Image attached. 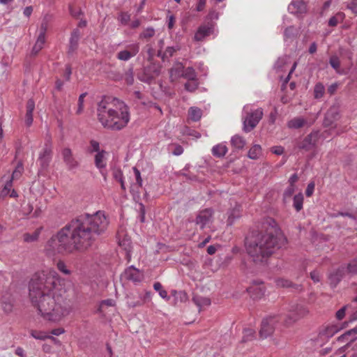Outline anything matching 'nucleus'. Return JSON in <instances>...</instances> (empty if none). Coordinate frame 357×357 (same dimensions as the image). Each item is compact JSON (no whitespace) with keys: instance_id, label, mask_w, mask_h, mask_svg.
<instances>
[{"instance_id":"f257e3e1","label":"nucleus","mask_w":357,"mask_h":357,"mask_svg":"<svg viewBox=\"0 0 357 357\" xmlns=\"http://www.w3.org/2000/svg\"><path fill=\"white\" fill-rule=\"evenodd\" d=\"M60 286V278L52 268L36 273L29 282L32 304L44 319L51 321H59L70 312L69 305L61 297Z\"/></svg>"},{"instance_id":"f03ea898","label":"nucleus","mask_w":357,"mask_h":357,"mask_svg":"<svg viewBox=\"0 0 357 357\" xmlns=\"http://www.w3.org/2000/svg\"><path fill=\"white\" fill-rule=\"evenodd\" d=\"M265 232L252 231L245 238V250L254 262L264 263L278 250L286 246L287 238L278 225H270Z\"/></svg>"},{"instance_id":"7ed1b4c3","label":"nucleus","mask_w":357,"mask_h":357,"mask_svg":"<svg viewBox=\"0 0 357 357\" xmlns=\"http://www.w3.org/2000/svg\"><path fill=\"white\" fill-rule=\"evenodd\" d=\"M98 119L104 128L119 130L130 121L128 107L112 96H104L98 104Z\"/></svg>"},{"instance_id":"20e7f679","label":"nucleus","mask_w":357,"mask_h":357,"mask_svg":"<svg viewBox=\"0 0 357 357\" xmlns=\"http://www.w3.org/2000/svg\"><path fill=\"white\" fill-rule=\"evenodd\" d=\"M64 228L73 252L88 249L95 237L106 229V225H68Z\"/></svg>"},{"instance_id":"39448f33","label":"nucleus","mask_w":357,"mask_h":357,"mask_svg":"<svg viewBox=\"0 0 357 357\" xmlns=\"http://www.w3.org/2000/svg\"><path fill=\"white\" fill-rule=\"evenodd\" d=\"M66 231L63 228L56 236H52L47 243V250L53 254L72 253L73 247L70 245Z\"/></svg>"},{"instance_id":"423d86ee","label":"nucleus","mask_w":357,"mask_h":357,"mask_svg":"<svg viewBox=\"0 0 357 357\" xmlns=\"http://www.w3.org/2000/svg\"><path fill=\"white\" fill-rule=\"evenodd\" d=\"M251 107V105H245L243 111V130L246 132L255 128L263 116L261 108L252 110Z\"/></svg>"},{"instance_id":"0eeeda50","label":"nucleus","mask_w":357,"mask_h":357,"mask_svg":"<svg viewBox=\"0 0 357 357\" xmlns=\"http://www.w3.org/2000/svg\"><path fill=\"white\" fill-rule=\"evenodd\" d=\"M308 314L309 310L307 306L298 303L293 304L289 307L287 314L282 316V319L284 324L289 326Z\"/></svg>"},{"instance_id":"6e6552de","label":"nucleus","mask_w":357,"mask_h":357,"mask_svg":"<svg viewBox=\"0 0 357 357\" xmlns=\"http://www.w3.org/2000/svg\"><path fill=\"white\" fill-rule=\"evenodd\" d=\"M280 321H282V315H273L264 319L259 331L261 338L264 339L271 335L276 324Z\"/></svg>"},{"instance_id":"1a4fd4ad","label":"nucleus","mask_w":357,"mask_h":357,"mask_svg":"<svg viewBox=\"0 0 357 357\" xmlns=\"http://www.w3.org/2000/svg\"><path fill=\"white\" fill-rule=\"evenodd\" d=\"M107 221L105 213L103 211H98L95 213H84L77 215L71 223H103Z\"/></svg>"},{"instance_id":"9d476101","label":"nucleus","mask_w":357,"mask_h":357,"mask_svg":"<svg viewBox=\"0 0 357 357\" xmlns=\"http://www.w3.org/2000/svg\"><path fill=\"white\" fill-rule=\"evenodd\" d=\"M329 132L328 130L322 133L319 131H313L310 135L306 136L302 142L299 144L298 148L305 150H310L319 142V139L322 140L328 137Z\"/></svg>"},{"instance_id":"9b49d317","label":"nucleus","mask_w":357,"mask_h":357,"mask_svg":"<svg viewBox=\"0 0 357 357\" xmlns=\"http://www.w3.org/2000/svg\"><path fill=\"white\" fill-rule=\"evenodd\" d=\"M161 68L159 65L151 63L144 69L142 80L144 82L151 83L160 74Z\"/></svg>"},{"instance_id":"f8f14e48","label":"nucleus","mask_w":357,"mask_h":357,"mask_svg":"<svg viewBox=\"0 0 357 357\" xmlns=\"http://www.w3.org/2000/svg\"><path fill=\"white\" fill-rule=\"evenodd\" d=\"M123 225L120 227V229L118 230L117 232V238H118V243L120 247H121L124 251L126 257L127 258L128 261H129L131 258V240L130 237H128L127 235H123L122 234L123 231Z\"/></svg>"},{"instance_id":"ddd939ff","label":"nucleus","mask_w":357,"mask_h":357,"mask_svg":"<svg viewBox=\"0 0 357 357\" xmlns=\"http://www.w3.org/2000/svg\"><path fill=\"white\" fill-rule=\"evenodd\" d=\"M215 24L212 22L200 25L195 34V40L202 41L206 36L213 34L215 31Z\"/></svg>"},{"instance_id":"4468645a","label":"nucleus","mask_w":357,"mask_h":357,"mask_svg":"<svg viewBox=\"0 0 357 357\" xmlns=\"http://www.w3.org/2000/svg\"><path fill=\"white\" fill-rule=\"evenodd\" d=\"M139 51L137 43L130 44L126 46L125 50H121L116 54V58L120 61H127L135 56Z\"/></svg>"},{"instance_id":"2eb2a0df","label":"nucleus","mask_w":357,"mask_h":357,"mask_svg":"<svg viewBox=\"0 0 357 357\" xmlns=\"http://www.w3.org/2000/svg\"><path fill=\"white\" fill-rule=\"evenodd\" d=\"M121 280L132 281L135 283L139 282L143 278V275L141 272L133 266L127 268L121 274Z\"/></svg>"},{"instance_id":"dca6fc26","label":"nucleus","mask_w":357,"mask_h":357,"mask_svg":"<svg viewBox=\"0 0 357 357\" xmlns=\"http://www.w3.org/2000/svg\"><path fill=\"white\" fill-rule=\"evenodd\" d=\"M52 160V145L50 143H45L43 151L40 153L38 162L42 169H45Z\"/></svg>"},{"instance_id":"f3484780","label":"nucleus","mask_w":357,"mask_h":357,"mask_svg":"<svg viewBox=\"0 0 357 357\" xmlns=\"http://www.w3.org/2000/svg\"><path fill=\"white\" fill-rule=\"evenodd\" d=\"M253 299H260L265 294V287L262 283H254L247 289Z\"/></svg>"},{"instance_id":"a211bd4d","label":"nucleus","mask_w":357,"mask_h":357,"mask_svg":"<svg viewBox=\"0 0 357 357\" xmlns=\"http://www.w3.org/2000/svg\"><path fill=\"white\" fill-rule=\"evenodd\" d=\"M288 10L291 13L303 14L307 11V6L303 0H292L288 6Z\"/></svg>"},{"instance_id":"6ab92c4d","label":"nucleus","mask_w":357,"mask_h":357,"mask_svg":"<svg viewBox=\"0 0 357 357\" xmlns=\"http://www.w3.org/2000/svg\"><path fill=\"white\" fill-rule=\"evenodd\" d=\"M347 272V268L344 266L338 268L337 270L331 272L328 275L331 284L335 287L342 280L345 273Z\"/></svg>"},{"instance_id":"aec40b11","label":"nucleus","mask_w":357,"mask_h":357,"mask_svg":"<svg viewBox=\"0 0 357 357\" xmlns=\"http://www.w3.org/2000/svg\"><path fill=\"white\" fill-rule=\"evenodd\" d=\"M63 161L69 169H73L77 167V162L73 157L72 151L70 149L66 148L62 151Z\"/></svg>"},{"instance_id":"412c9836","label":"nucleus","mask_w":357,"mask_h":357,"mask_svg":"<svg viewBox=\"0 0 357 357\" xmlns=\"http://www.w3.org/2000/svg\"><path fill=\"white\" fill-rule=\"evenodd\" d=\"M105 154L106 152L102 150L101 151H98L95 155V165L96 167L100 170V173L105 179H106V175L103 172L102 169L106 167Z\"/></svg>"},{"instance_id":"4be33fe9","label":"nucleus","mask_w":357,"mask_h":357,"mask_svg":"<svg viewBox=\"0 0 357 357\" xmlns=\"http://www.w3.org/2000/svg\"><path fill=\"white\" fill-rule=\"evenodd\" d=\"M43 231V227L40 226L37 227L32 232H26L23 235L24 242L32 243L38 240L40 235Z\"/></svg>"},{"instance_id":"5701e85b","label":"nucleus","mask_w":357,"mask_h":357,"mask_svg":"<svg viewBox=\"0 0 357 357\" xmlns=\"http://www.w3.org/2000/svg\"><path fill=\"white\" fill-rule=\"evenodd\" d=\"M312 124V122L308 123L307 121V120L305 119L304 118L298 116V117H295V118L291 119L290 121H289L287 123V126L289 128L298 129V128L303 127L305 125H307L308 126H310Z\"/></svg>"},{"instance_id":"b1692460","label":"nucleus","mask_w":357,"mask_h":357,"mask_svg":"<svg viewBox=\"0 0 357 357\" xmlns=\"http://www.w3.org/2000/svg\"><path fill=\"white\" fill-rule=\"evenodd\" d=\"M213 211L211 208H206L201 211L197 217L196 223H206L213 220Z\"/></svg>"},{"instance_id":"393cba45","label":"nucleus","mask_w":357,"mask_h":357,"mask_svg":"<svg viewBox=\"0 0 357 357\" xmlns=\"http://www.w3.org/2000/svg\"><path fill=\"white\" fill-rule=\"evenodd\" d=\"M342 329V327L339 326L337 324H333L326 326L324 330L320 333V336L324 338H330L332 337L335 334H336L338 331Z\"/></svg>"},{"instance_id":"a878e982","label":"nucleus","mask_w":357,"mask_h":357,"mask_svg":"<svg viewBox=\"0 0 357 357\" xmlns=\"http://www.w3.org/2000/svg\"><path fill=\"white\" fill-rule=\"evenodd\" d=\"M80 37V33L79 29H74L71 33V36L70 38V45L68 49V53H73L77 48L78 42Z\"/></svg>"},{"instance_id":"bb28decb","label":"nucleus","mask_w":357,"mask_h":357,"mask_svg":"<svg viewBox=\"0 0 357 357\" xmlns=\"http://www.w3.org/2000/svg\"><path fill=\"white\" fill-rule=\"evenodd\" d=\"M357 334V326L347 331L342 335L337 337V340L340 342L344 343L351 342L355 339V335Z\"/></svg>"},{"instance_id":"cd10ccee","label":"nucleus","mask_w":357,"mask_h":357,"mask_svg":"<svg viewBox=\"0 0 357 357\" xmlns=\"http://www.w3.org/2000/svg\"><path fill=\"white\" fill-rule=\"evenodd\" d=\"M202 116V111L197 107H190L188 109V118L190 120L197 122Z\"/></svg>"},{"instance_id":"c85d7f7f","label":"nucleus","mask_w":357,"mask_h":357,"mask_svg":"<svg viewBox=\"0 0 357 357\" xmlns=\"http://www.w3.org/2000/svg\"><path fill=\"white\" fill-rule=\"evenodd\" d=\"M248 156L252 160H257L262 156V149L260 145L255 144L249 150Z\"/></svg>"},{"instance_id":"c756f323","label":"nucleus","mask_w":357,"mask_h":357,"mask_svg":"<svg viewBox=\"0 0 357 357\" xmlns=\"http://www.w3.org/2000/svg\"><path fill=\"white\" fill-rule=\"evenodd\" d=\"M227 152V146L223 144H218L214 146L212 149V153L214 156L218 158H222L225 155Z\"/></svg>"},{"instance_id":"7c9ffc66","label":"nucleus","mask_w":357,"mask_h":357,"mask_svg":"<svg viewBox=\"0 0 357 357\" xmlns=\"http://www.w3.org/2000/svg\"><path fill=\"white\" fill-rule=\"evenodd\" d=\"M345 17V15L342 12H338L332 16L328 22V24L329 26L335 27L339 23H341L344 21Z\"/></svg>"},{"instance_id":"2f4dec72","label":"nucleus","mask_w":357,"mask_h":357,"mask_svg":"<svg viewBox=\"0 0 357 357\" xmlns=\"http://www.w3.org/2000/svg\"><path fill=\"white\" fill-rule=\"evenodd\" d=\"M231 144L234 149L240 150L245 146V141L243 137L236 135L231 137Z\"/></svg>"},{"instance_id":"473e14b6","label":"nucleus","mask_w":357,"mask_h":357,"mask_svg":"<svg viewBox=\"0 0 357 357\" xmlns=\"http://www.w3.org/2000/svg\"><path fill=\"white\" fill-rule=\"evenodd\" d=\"M192 301L199 307V310L202 307L211 305V300L208 298L200 296H194Z\"/></svg>"},{"instance_id":"72a5a7b5","label":"nucleus","mask_w":357,"mask_h":357,"mask_svg":"<svg viewBox=\"0 0 357 357\" xmlns=\"http://www.w3.org/2000/svg\"><path fill=\"white\" fill-rule=\"evenodd\" d=\"M45 43V36H43V33H39L36 42L33 47L32 53L35 54L38 53L43 48Z\"/></svg>"},{"instance_id":"f704fd0d","label":"nucleus","mask_w":357,"mask_h":357,"mask_svg":"<svg viewBox=\"0 0 357 357\" xmlns=\"http://www.w3.org/2000/svg\"><path fill=\"white\" fill-rule=\"evenodd\" d=\"M303 200L304 196L301 192L294 195L293 198V207L297 212H299L300 211L302 210Z\"/></svg>"},{"instance_id":"c9c22d12","label":"nucleus","mask_w":357,"mask_h":357,"mask_svg":"<svg viewBox=\"0 0 357 357\" xmlns=\"http://www.w3.org/2000/svg\"><path fill=\"white\" fill-rule=\"evenodd\" d=\"M329 64L338 74H342L340 70V59L337 55H333L329 59Z\"/></svg>"},{"instance_id":"e433bc0d","label":"nucleus","mask_w":357,"mask_h":357,"mask_svg":"<svg viewBox=\"0 0 357 357\" xmlns=\"http://www.w3.org/2000/svg\"><path fill=\"white\" fill-rule=\"evenodd\" d=\"M183 72V66L179 63L176 67L172 68L170 70V78L172 79H176L177 77H181V74Z\"/></svg>"},{"instance_id":"4c0bfd02","label":"nucleus","mask_w":357,"mask_h":357,"mask_svg":"<svg viewBox=\"0 0 357 357\" xmlns=\"http://www.w3.org/2000/svg\"><path fill=\"white\" fill-rule=\"evenodd\" d=\"M335 108H331L326 113L325 120H324V124L326 126H330L332 123L333 119H336V116L338 115V114L335 112Z\"/></svg>"},{"instance_id":"58836bf2","label":"nucleus","mask_w":357,"mask_h":357,"mask_svg":"<svg viewBox=\"0 0 357 357\" xmlns=\"http://www.w3.org/2000/svg\"><path fill=\"white\" fill-rule=\"evenodd\" d=\"M325 92L324 86L319 82L316 84L314 88V96L316 99H319L323 97Z\"/></svg>"},{"instance_id":"ea45409f","label":"nucleus","mask_w":357,"mask_h":357,"mask_svg":"<svg viewBox=\"0 0 357 357\" xmlns=\"http://www.w3.org/2000/svg\"><path fill=\"white\" fill-rule=\"evenodd\" d=\"M181 77H183L188 80H194L195 79H196L197 75L195 70L192 68L188 67L186 69L183 70V72L181 74Z\"/></svg>"},{"instance_id":"a19ab883","label":"nucleus","mask_w":357,"mask_h":357,"mask_svg":"<svg viewBox=\"0 0 357 357\" xmlns=\"http://www.w3.org/2000/svg\"><path fill=\"white\" fill-rule=\"evenodd\" d=\"M56 266L61 273L65 275H70L71 274V271L68 268L64 261L61 260L57 261Z\"/></svg>"},{"instance_id":"79ce46f5","label":"nucleus","mask_w":357,"mask_h":357,"mask_svg":"<svg viewBox=\"0 0 357 357\" xmlns=\"http://www.w3.org/2000/svg\"><path fill=\"white\" fill-rule=\"evenodd\" d=\"M2 309L6 313H10L13 310V301L9 298H3L2 299Z\"/></svg>"},{"instance_id":"37998d69","label":"nucleus","mask_w":357,"mask_h":357,"mask_svg":"<svg viewBox=\"0 0 357 357\" xmlns=\"http://www.w3.org/2000/svg\"><path fill=\"white\" fill-rule=\"evenodd\" d=\"M30 335L34 339L40 340H45L49 337V335L45 332L36 330H31L30 331Z\"/></svg>"},{"instance_id":"c03bdc74","label":"nucleus","mask_w":357,"mask_h":357,"mask_svg":"<svg viewBox=\"0 0 357 357\" xmlns=\"http://www.w3.org/2000/svg\"><path fill=\"white\" fill-rule=\"evenodd\" d=\"M255 331L252 328H245L243 331V342H246L253 339Z\"/></svg>"},{"instance_id":"a18cd8bd","label":"nucleus","mask_w":357,"mask_h":357,"mask_svg":"<svg viewBox=\"0 0 357 357\" xmlns=\"http://www.w3.org/2000/svg\"><path fill=\"white\" fill-rule=\"evenodd\" d=\"M12 187H13V181H12V179H10L9 181H8L6 183L3 188L1 191V196L6 197V196L8 195L9 193L10 192V191L12 190Z\"/></svg>"},{"instance_id":"49530a36","label":"nucleus","mask_w":357,"mask_h":357,"mask_svg":"<svg viewBox=\"0 0 357 357\" xmlns=\"http://www.w3.org/2000/svg\"><path fill=\"white\" fill-rule=\"evenodd\" d=\"M132 170L134 172L135 179H136V183L132 185V188H134L135 186H137V188H140L142 186V178L141 177L140 172L136 167H133Z\"/></svg>"},{"instance_id":"de8ad7c7","label":"nucleus","mask_w":357,"mask_h":357,"mask_svg":"<svg viewBox=\"0 0 357 357\" xmlns=\"http://www.w3.org/2000/svg\"><path fill=\"white\" fill-rule=\"evenodd\" d=\"M347 271L349 273L357 274V257L348 264Z\"/></svg>"},{"instance_id":"09e8293b","label":"nucleus","mask_w":357,"mask_h":357,"mask_svg":"<svg viewBox=\"0 0 357 357\" xmlns=\"http://www.w3.org/2000/svg\"><path fill=\"white\" fill-rule=\"evenodd\" d=\"M197 86L198 82L196 79L194 80H188V82L185 84V89L190 92L195 91Z\"/></svg>"},{"instance_id":"8fccbe9b","label":"nucleus","mask_w":357,"mask_h":357,"mask_svg":"<svg viewBox=\"0 0 357 357\" xmlns=\"http://www.w3.org/2000/svg\"><path fill=\"white\" fill-rule=\"evenodd\" d=\"M86 93H83L79 96L78 107H77V109L76 111L77 114H82L84 110V97L86 96Z\"/></svg>"},{"instance_id":"3c124183","label":"nucleus","mask_w":357,"mask_h":357,"mask_svg":"<svg viewBox=\"0 0 357 357\" xmlns=\"http://www.w3.org/2000/svg\"><path fill=\"white\" fill-rule=\"evenodd\" d=\"M276 285L280 287H290L292 285V282L284 278H278L275 281Z\"/></svg>"},{"instance_id":"603ef678","label":"nucleus","mask_w":357,"mask_h":357,"mask_svg":"<svg viewBox=\"0 0 357 357\" xmlns=\"http://www.w3.org/2000/svg\"><path fill=\"white\" fill-rule=\"evenodd\" d=\"M295 32L296 29L294 26H291L286 28L284 32V40H287V39L291 38L294 36Z\"/></svg>"},{"instance_id":"864d4df0","label":"nucleus","mask_w":357,"mask_h":357,"mask_svg":"<svg viewBox=\"0 0 357 357\" xmlns=\"http://www.w3.org/2000/svg\"><path fill=\"white\" fill-rule=\"evenodd\" d=\"M169 149L172 151V153L174 155H180L183 153V149L181 145H172L169 147Z\"/></svg>"},{"instance_id":"5fc2aeb1","label":"nucleus","mask_w":357,"mask_h":357,"mask_svg":"<svg viewBox=\"0 0 357 357\" xmlns=\"http://www.w3.org/2000/svg\"><path fill=\"white\" fill-rule=\"evenodd\" d=\"M124 79L128 85H132L134 83V75L132 69L126 73Z\"/></svg>"},{"instance_id":"6e6d98bb","label":"nucleus","mask_w":357,"mask_h":357,"mask_svg":"<svg viewBox=\"0 0 357 357\" xmlns=\"http://www.w3.org/2000/svg\"><path fill=\"white\" fill-rule=\"evenodd\" d=\"M155 34V30L152 27L146 29L140 35L141 38H148L153 36Z\"/></svg>"},{"instance_id":"4d7b16f0","label":"nucleus","mask_w":357,"mask_h":357,"mask_svg":"<svg viewBox=\"0 0 357 357\" xmlns=\"http://www.w3.org/2000/svg\"><path fill=\"white\" fill-rule=\"evenodd\" d=\"M118 19L122 24H126L130 19V15L127 13H121Z\"/></svg>"},{"instance_id":"13d9d810","label":"nucleus","mask_w":357,"mask_h":357,"mask_svg":"<svg viewBox=\"0 0 357 357\" xmlns=\"http://www.w3.org/2000/svg\"><path fill=\"white\" fill-rule=\"evenodd\" d=\"M90 152H96L98 153L100 151V144L96 140H91L90 142Z\"/></svg>"},{"instance_id":"bf43d9fd","label":"nucleus","mask_w":357,"mask_h":357,"mask_svg":"<svg viewBox=\"0 0 357 357\" xmlns=\"http://www.w3.org/2000/svg\"><path fill=\"white\" fill-rule=\"evenodd\" d=\"M295 191V185H289L284 192V198H288L291 197Z\"/></svg>"},{"instance_id":"052dcab7","label":"nucleus","mask_w":357,"mask_h":357,"mask_svg":"<svg viewBox=\"0 0 357 357\" xmlns=\"http://www.w3.org/2000/svg\"><path fill=\"white\" fill-rule=\"evenodd\" d=\"M347 8L357 15V0H350L348 3Z\"/></svg>"},{"instance_id":"680f3d73","label":"nucleus","mask_w":357,"mask_h":357,"mask_svg":"<svg viewBox=\"0 0 357 357\" xmlns=\"http://www.w3.org/2000/svg\"><path fill=\"white\" fill-rule=\"evenodd\" d=\"M314 186L315 185L314 182H310L308 183L305 190V195L307 197H310L313 194L314 190Z\"/></svg>"},{"instance_id":"e2e57ef3","label":"nucleus","mask_w":357,"mask_h":357,"mask_svg":"<svg viewBox=\"0 0 357 357\" xmlns=\"http://www.w3.org/2000/svg\"><path fill=\"white\" fill-rule=\"evenodd\" d=\"M22 171H23V167L22 165H18L16 169L14 170V172H13V174H12V177L10 179H14L15 178H17V177H19L22 173Z\"/></svg>"},{"instance_id":"0e129e2a","label":"nucleus","mask_w":357,"mask_h":357,"mask_svg":"<svg viewBox=\"0 0 357 357\" xmlns=\"http://www.w3.org/2000/svg\"><path fill=\"white\" fill-rule=\"evenodd\" d=\"M347 307V306H344L336 312L337 319L342 320L344 317Z\"/></svg>"},{"instance_id":"69168bd1","label":"nucleus","mask_w":357,"mask_h":357,"mask_svg":"<svg viewBox=\"0 0 357 357\" xmlns=\"http://www.w3.org/2000/svg\"><path fill=\"white\" fill-rule=\"evenodd\" d=\"M35 109V102L32 99H29L26 103V112L33 113Z\"/></svg>"},{"instance_id":"338daca9","label":"nucleus","mask_w":357,"mask_h":357,"mask_svg":"<svg viewBox=\"0 0 357 357\" xmlns=\"http://www.w3.org/2000/svg\"><path fill=\"white\" fill-rule=\"evenodd\" d=\"M271 151L278 155H282L284 153V148L281 146H275L272 147Z\"/></svg>"},{"instance_id":"774afa93","label":"nucleus","mask_w":357,"mask_h":357,"mask_svg":"<svg viewBox=\"0 0 357 357\" xmlns=\"http://www.w3.org/2000/svg\"><path fill=\"white\" fill-rule=\"evenodd\" d=\"M114 178L118 181H122L123 178V173L120 169H115L113 172Z\"/></svg>"}]
</instances>
